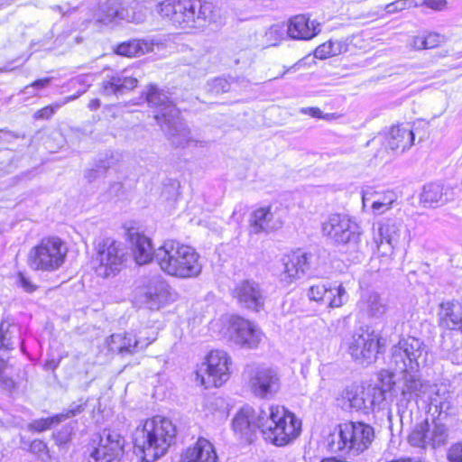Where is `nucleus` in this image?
I'll return each instance as SVG.
<instances>
[{
	"label": "nucleus",
	"instance_id": "f3484780",
	"mask_svg": "<svg viewBox=\"0 0 462 462\" xmlns=\"http://www.w3.org/2000/svg\"><path fill=\"white\" fill-rule=\"evenodd\" d=\"M138 295L141 302L150 310H159L171 300V287L160 275L144 281Z\"/></svg>",
	"mask_w": 462,
	"mask_h": 462
},
{
	"label": "nucleus",
	"instance_id": "dca6fc26",
	"mask_svg": "<svg viewBox=\"0 0 462 462\" xmlns=\"http://www.w3.org/2000/svg\"><path fill=\"white\" fill-rule=\"evenodd\" d=\"M168 114H160L156 116L157 123L165 132L171 144L176 147H184L193 141L191 133L187 125L179 117L176 106H168Z\"/></svg>",
	"mask_w": 462,
	"mask_h": 462
},
{
	"label": "nucleus",
	"instance_id": "a18cd8bd",
	"mask_svg": "<svg viewBox=\"0 0 462 462\" xmlns=\"http://www.w3.org/2000/svg\"><path fill=\"white\" fill-rule=\"evenodd\" d=\"M13 368L5 360L0 359V387L11 390L14 387L12 379Z\"/></svg>",
	"mask_w": 462,
	"mask_h": 462
},
{
	"label": "nucleus",
	"instance_id": "7c9ffc66",
	"mask_svg": "<svg viewBox=\"0 0 462 462\" xmlns=\"http://www.w3.org/2000/svg\"><path fill=\"white\" fill-rule=\"evenodd\" d=\"M251 232L259 234L279 229L282 226V220L272 212L270 207H263L254 211L250 220Z\"/></svg>",
	"mask_w": 462,
	"mask_h": 462
},
{
	"label": "nucleus",
	"instance_id": "8fccbe9b",
	"mask_svg": "<svg viewBox=\"0 0 462 462\" xmlns=\"http://www.w3.org/2000/svg\"><path fill=\"white\" fill-rule=\"evenodd\" d=\"M60 107H61V104H57V103H54L51 106H47L38 110L35 113L34 117L36 119H49Z\"/></svg>",
	"mask_w": 462,
	"mask_h": 462
},
{
	"label": "nucleus",
	"instance_id": "2eb2a0df",
	"mask_svg": "<svg viewBox=\"0 0 462 462\" xmlns=\"http://www.w3.org/2000/svg\"><path fill=\"white\" fill-rule=\"evenodd\" d=\"M448 437V428L445 424L425 420L417 424L411 431L408 441L417 448H439L447 443Z\"/></svg>",
	"mask_w": 462,
	"mask_h": 462
},
{
	"label": "nucleus",
	"instance_id": "aec40b11",
	"mask_svg": "<svg viewBox=\"0 0 462 462\" xmlns=\"http://www.w3.org/2000/svg\"><path fill=\"white\" fill-rule=\"evenodd\" d=\"M123 439L115 431L104 430L97 446L90 454L89 462H117L122 453Z\"/></svg>",
	"mask_w": 462,
	"mask_h": 462
},
{
	"label": "nucleus",
	"instance_id": "f257e3e1",
	"mask_svg": "<svg viewBox=\"0 0 462 462\" xmlns=\"http://www.w3.org/2000/svg\"><path fill=\"white\" fill-rule=\"evenodd\" d=\"M214 5L201 0H162L155 13L177 30L194 33L205 29L213 17Z\"/></svg>",
	"mask_w": 462,
	"mask_h": 462
},
{
	"label": "nucleus",
	"instance_id": "a19ab883",
	"mask_svg": "<svg viewBox=\"0 0 462 462\" xmlns=\"http://www.w3.org/2000/svg\"><path fill=\"white\" fill-rule=\"evenodd\" d=\"M121 9L110 5H102L95 14L98 23L109 24L114 21H123Z\"/></svg>",
	"mask_w": 462,
	"mask_h": 462
},
{
	"label": "nucleus",
	"instance_id": "338daca9",
	"mask_svg": "<svg viewBox=\"0 0 462 462\" xmlns=\"http://www.w3.org/2000/svg\"><path fill=\"white\" fill-rule=\"evenodd\" d=\"M4 348V342L2 340V337L0 336V349Z\"/></svg>",
	"mask_w": 462,
	"mask_h": 462
},
{
	"label": "nucleus",
	"instance_id": "ea45409f",
	"mask_svg": "<svg viewBox=\"0 0 462 462\" xmlns=\"http://www.w3.org/2000/svg\"><path fill=\"white\" fill-rule=\"evenodd\" d=\"M346 44L341 41H328L318 46L315 50V57L320 60L337 56L346 51Z\"/></svg>",
	"mask_w": 462,
	"mask_h": 462
},
{
	"label": "nucleus",
	"instance_id": "72a5a7b5",
	"mask_svg": "<svg viewBox=\"0 0 462 462\" xmlns=\"http://www.w3.org/2000/svg\"><path fill=\"white\" fill-rule=\"evenodd\" d=\"M358 308L364 314L372 318H380L387 310V305L375 291H365L358 301Z\"/></svg>",
	"mask_w": 462,
	"mask_h": 462
},
{
	"label": "nucleus",
	"instance_id": "a878e982",
	"mask_svg": "<svg viewBox=\"0 0 462 462\" xmlns=\"http://www.w3.org/2000/svg\"><path fill=\"white\" fill-rule=\"evenodd\" d=\"M214 445L205 438H199L194 445L184 449L180 462H217Z\"/></svg>",
	"mask_w": 462,
	"mask_h": 462
},
{
	"label": "nucleus",
	"instance_id": "f8f14e48",
	"mask_svg": "<svg viewBox=\"0 0 462 462\" xmlns=\"http://www.w3.org/2000/svg\"><path fill=\"white\" fill-rule=\"evenodd\" d=\"M380 335L374 330L359 328L347 339V351L362 365L375 362L380 347Z\"/></svg>",
	"mask_w": 462,
	"mask_h": 462
},
{
	"label": "nucleus",
	"instance_id": "e433bc0d",
	"mask_svg": "<svg viewBox=\"0 0 462 462\" xmlns=\"http://www.w3.org/2000/svg\"><path fill=\"white\" fill-rule=\"evenodd\" d=\"M446 200L444 188L440 184H427L420 194V202L427 208L439 207L444 204Z\"/></svg>",
	"mask_w": 462,
	"mask_h": 462
},
{
	"label": "nucleus",
	"instance_id": "3c124183",
	"mask_svg": "<svg viewBox=\"0 0 462 462\" xmlns=\"http://www.w3.org/2000/svg\"><path fill=\"white\" fill-rule=\"evenodd\" d=\"M427 49L438 47L446 41L444 35L437 32H430L425 35Z\"/></svg>",
	"mask_w": 462,
	"mask_h": 462
},
{
	"label": "nucleus",
	"instance_id": "4c0bfd02",
	"mask_svg": "<svg viewBox=\"0 0 462 462\" xmlns=\"http://www.w3.org/2000/svg\"><path fill=\"white\" fill-rule=\"evenodd\" d=\"M326 301L330 309L340 308L348 300V292L344 282H334L328 283Z\"/></svg>",
	"mask_w": 462,
	"mask_h": 462
},
{
	"label": "nucleus",
	"instance_id": "774afa93",
	"mask_svg": "<svg viewBox=\"0 0 462 462\" xmlns=\"http://www.w3.org/2000/svg\"><path fill=\"white\" fill-rule=\"evenodd\" d=\"M125 9H128L129 10V14H132V11H131V5L126 7Z\"/></svg>",
	"mask_w": 462,
	"mask_h": 462
},
{
	"label": "nucleus",
	"instance_id": "680f3d73",
	"mask_svg": "<svg viewBox=\"0 0 462 462\" xmlns=\"http://www.w3.org/2000/svg\"><path fill=\"white\" fill-rule=\"evenodd\" d=\"M51 82V78H45L42 79H37L34 82H32L31 85H28L24 88V92H27V89L30 88H46Z\"/></svg>",
	"mask_w": 462,
	"mask_h": 462
},
{
	"label": "nucleus",
	"instance_id": "c9c22d12",
	"mask_svg": "<svg viewBox=\"0 0 462 462\" xmlns=\"http://www.w3.org/2000/svg\"><path fill=\"white\" fill-rule=\"evenodd\" d=\"M438 316L440 327L447 329L459 328L462 331V316L455 311V304L452 301L440 303Z\"/></svg>",
	"mask_w": 462,
	"mask_h": 462
},
{
	"label": "nucleus",
	"instance_id": "e2e57ef3",
	"mask_svg": "<svg viewBox=\"0 0 462 462\" xmlns=\"http://www.w3.org/2000/svg\"><path fill=\"white\" fill-rule=\"evenodd\" d=\"M412 46L417 50L427 49L425 36H417L412 40Z\"/></svg>",
	"mask_w": 462,
	"mask_h": 462
},
{
	"label": "nucleus",
	"instance_id": "5701e85b",
	"mask_svg": "<svg viewBox=\"0 0 462 462\" xmlns=\"http://www.w3.org/2000/svg\"><path fill=\"white\" fill-rule=\"evenodd\" d=\"M421 402L425 403L430 411H434L439 415L447 414L453 406L452 393L447 384L430 383Z\"/></svg>",
	"mask_w": 462,
	"mask_h": 462
},
{
	"label": "nucleus",
	"instance_id": "69168bd1",
	"mask_svg": "<svg viewBox=\"0 0 462 462\" xmlns=\"http://www.w3.org/2000/svg\"><path fill=\"white\" fill-rule=\"evenodd\" d=\"M99 106H100V101H99V99H97V98L92 99V100L89 102V104H88V107H89L91 110H96V109H97Z\"/></svg>",
	"mask_w": 462,
	"mask_h": 462
},
{
	"label": "nucleus",
	"instance_id": "bb28decb",
	"mask_svg": "<svg viewBox=\"0 0 462 462\" xmlns=\"http://www.w3.org/2000/svg\"><path fill=\"white\" fill-rule=\"evenodd\" d=\"M397 200V195L393 190L376 191L367 189L362 192V202L365 207L371 202V209L374 215H383L389 211Z\"/></svg>",
	"mask_w": 462,
	"mask_h": 462
},
{
	"label": "nucleus",
	"instance_id": "412c9836",
	"mask_svg": "<svg viewBox=\"0 0 462 462\" xmlns=\"http://www.w3.org/2000/svg\"><path fill=\"white\" fill-rule=\"evenodd\" d=\"M233 297L242 308L255 312H259L264 306L263 291L260 284L252 280L238 282L233 291Z\"/></svg>",
	"mask_w": 462,
	"mask_h": 462
},
{
	"label": "nucleus",
	"instance_id": "4468645a",
	"mask_svg": "<svg viewBox=\"0 0 462 462\" xmlns=\"http://www.w3.org/2000/svg\"><path fill=\"white\" fill-rule=\"evenodd\" d=\"M398 372L400 373L397 383V394L400 395L398 406L406 408L411 401L421 402L430 382L422 380L419 370L407 369Z\"/></svg>",
	"mask_w": 462,
	"mask_h": 462
},
{
	"label": "nucleus",
	"instance_id": "58836bf2",
	"mask_svg": "<svg viewBox=\"0 0 462 462\" xmlns=\"http://www.w3.org/2000/svg\"><path fill=\"white\" fill-rule=\"evenodd\" d=\"M146 100L151 106L156 107L157 111L155 112L154 118L160 114H168V106L171 105V106H175L171 101H170L169 97L166 94L160 91L155 86H151L147 96Z\"/></svg>",
	"mask_w": 462,
	"mask_h": 462
},
{
	"label": "nucleus",
	"instance_id": "79ce46f5",
	"mask_svg": "<svg viewBox=\"0 0 462 462\" xmlns=\"http://www.w3.org/2000/svg\"><path fill=\"white\" fill-rule=\"evenodd\" d=\"M132 14H129L128 9H121V15L123 21L128 23H140L144 22L147 16V8L139 3H134L131 5Z\"/></svg>",
	"mask_w": 462,
	"mask_h": 462
},
{
	"label": "nucleus",
	"instance_id": "6e6d98bb",
	"mask_svg": "<svg viewBox=\"0 0 462 462\" xmlns=\"http://www.w3.org/2000/svg\"><path fill=\"white\" fill-rule=\"evenodd\" d=\"M425 5L426 6L436 10L441 11L446 8L447 1L446 0H420L415 3V5Z\"/></svg>",
	"mask_w": 462,
	"mask_h": 462
},
{
	"label": "nucleus",
	"instance_id": "6e6552de",
	"mask_svg": "<svg viewBox=\"0 0 462 462\" xmlns=\"http://www.w3.org/2000/svg\"><path fill=\"white\" fill-rule=\"evenodd\" d=\"M428 352L422 340L414 337H403L391 349V364L395 371L419 370L425 365Z\"/></svg>",
	"mask_w": 462,
	"mask_h": 462
},
{
	"label": "nucleus",
	"instance_id": "5fc2aeb1",
	"mask_svg": "<svg viewBox=\"0 0 462 462\" xmlns=\"http://www.w3.org/2000/svg\"><path fill=\"white\" fill-rule=\"evenodd\" d=\"M17 283L26 292H32L36 290V285L33 284L28 277L23 273H19L17 275Z\"/></svg>",
	"mask_w": 462,
	"mask_h": 462
},
{
	"label": "nucleus",
	"instance_id": "ddd939ff",
	"mask_svg": "<svg viewBox=\"0 0 462 462\" xmlns=\"http://www.w3.org/2000/svg\"><path fill=\"white\" fill-rule=\"evenodd\" d=\"M125 251L123 245L111 238L98 245L94 270L97 276L108 278L117 274L124 264Z\"/></svg>",
	"mask_w": 462,
	"mask_h": 462
},
{
	"label": "nucleus",
	"instance_id": "f704fd0d",
	"mask_svg": "<svg viewBox=\"0 0 462 462\" xmlns=\"http://www.w3.org/2000/svg\"><path fill=\"white\" fill-rule=\"evenodd\" d=\"M82 411L83 407L81 404L74 405L71 409H69L68 411L61 412L60 414H56L49 418H42L33 420L32 423L29 424V429L31 430H35L37 432L44 431L46 430L51 429L52 425L59 424L67 419H69L71 417L76 416L77 414H79Z\"/></svg>",
	"mask_w": 462,
	"mask_h": 462
},
{
	"label": "nucleus",
	"instance_id": "2f4dec72",
	"mask_svg": "<svg viewBox=\"0 0 462 462\" xmlns=\"http://www.w3.org/2000/svg\"><path fill=\"white\" fill-rule=\"evenodd\" d=\"M129 241L132 246L133 254L138 264H145L154 259L151 239L137 231H129Z\"/></svg>",
	"mask_w": 462,
	"mask_h": 462
},
{
	"label": "nucleus",
	"instance_id": "7ed1b4c3",
	"mask_svg": "<svg viewBox=\"0 0 462 462\" xmlns=\"http://www.w3.org/2000/svg\"><path fill=\"white\" fill-rule=\"evenodd\" d=\"M154 260L164 273L179 279L196 278L202 270L197 251L173 239L165 240L155 249Z\"/></svg>",
	"mask_w": 462,
	"mask_h": 462
},
{
	"label": "nucleus",
	"instance_id": "39448f33",
	"mask_svg": "<svg viewBox=\"0 0 462 462\" xmlns=\"http://www.w3.org/2000/svg\"><path fill=\"white\" fill-rule=\"evenodd\" d=\"M374 429L363 422L347 421L337 425L327 437V445L331 452L357 455L372 444Z\"/></svg>",
	"mask_w": 462,
	"mask_h": 462
},
{
	"label": "nucleus",
	"instance_id": "864d4df0",
	"mask_svg": "<svg viewBox=\"0 0 462 462\" xmlns=\"http://www.w3.org/2000/svg\"><path fill=\"white\" fill-rule=\"evenodd\" d=\"M448 458L449 462H462V442L454 444L449 448Z\"/></svg>",
	"mask_w": 462,
	"mask_h": 462
},
{
	"label": "nucleus",
	"instance_id": "cd10ccee",
	"mask_svg": "<svg viewBox=\"0 0 462 462\" xmlns=\"http://www.w3.org/2000/svg\"><path fill=\"white\" fill-rule=\"evenodd\" d=\"M320 31V23L305 15L291 18L287 28L288 35L294 40H310Z\"/></svg>",
	"mask_w": 462,
	"mask_h": 462
},
{
	"label": "nucleus",
	"instance_id": "052dcab7",
	"mask_svg": "<svg viewBox=\"0 0 462 462\" xmlns=\"http://www.w3.org/2000/svg\"><path fill=\"white\" fill-rule=\"evenodd\" d=\"M92 80H93V77L91 75H80V76H78L77 78L73 79L72 83L84 85L85 86L84 88H86V90H87L88 88L91 85Z\"/></svg>",
	"mask_w": 462,
	"mask_h": 462
},
{
	"label": "nucleus",
	"instance_id": "393cba45",
	"mask_svg": "<svg viewBox=\"0 0 462 462\" xmlns=\"http://www.w3.org/2000/svg\"><path fill=\"white\" fill-rule=\"evenodd\" d=\"M415 135L409 125H393L384 134L385 146L392 151L402 153L414 144Z\"/></svg>",
	"mask_w": 462,
	"mask_h": 462
},
{
	"label": "nucleus",
	"instance_id": "c756f323",
	"mask_svg": "<svg viewBox=\"0 0 462 462\" xmlns=\"http://www.w3.org/2000/svg\"><path fill=\"white\" fill-rule=\"evenodd\" d=\"M261 411H264V408L256 410L250 406L241 408L233 420L234 430L242 436L247 437L255 429L260 430L258 419Z\"/></svg>",
	"mask_w": 462,
	"mask_h": 462
},
{
	"label": "nucleus",
	"instance_id": "a211bd4d",
	"mask_svg": "<svg viewBox=\"0 0 462 462\" xmlns=\"http://www.w3.org/2000/svg\"><path fill=\"white\" fill-rule=\"evenodd\" d=\"M248 387L255 397L266 399L280 390L281 377L276 369L259 367L250 374Z\"/></svg>",
	"mask_w": 462,
	"mask_h": 462
},
{
	"label": "nucleus",
	"instance_id": "b1692460",
	"mask_svg": "<svg viewBox=\"0 0 462 462\" xmlns=\"http://www.w3.org/2000/svg\"><path fill=\"white\" fill-rule=\"evenodd\" d=\"M283 269L281 272V282L290 285L301 278L309 266V254L300 251L293 252L282 258Z\"/></svg>",
	"mask_w": 462,
	"mask_h": 462
},
{
	"label": "nucleus",
	"instance_id": "20e7f679",
	"mask_svg": "<svg viewBox=\"0 0 462 462\" xmlns=\"http://www.w3.org/2000/svg\"><path fill=\"white\" fill-rule=\"evenodd\" d=\"M263 438L269 443L284 447L293 442L301 432V421L282 406H267L259 413Z\"/></svg>",
	"mask_w": 462,
	"mask_h": 462
},
{
	"label": "nucleus",
	"instance_id": "37998d69",
	"mask_svg": "<svg viewBox=\"0 0 462 462\" xmlns=\"http://www.w3.org/2000/svg\"><path fill=\"white\" fill-rule=\"evenodd\" d=\"M19 328L15 324H12L8 321H3L0 323V336L4 342V348L9 349L12 347L14 342L13 338L18 334Z\"/></svg>",
	"mask_w": 462,
	"mask_h": 462
},
{
	"label": "nucleus",
	"instance_id": "0e129e2a",
	"mask_svg": "<svg viewBox=\"0 0 462 462\" xmlns=\"http://www.w3.org/2000/svg\"><path fill=\"white\" fill-rule=\"evenodd\" d=\"M86 92V88H83L82 90H80L77 95H73V96H69V97H66L62 101L60 102H57V104H61V106H64L65 104L70 102V101H73L75 100L76 98H78L80 95H82L83 93Z\"/></svg>",
	"mask_w": 462,
	"mask_h": 462
},
{
	"label": "nucleus",
	"instance_id": "6ab92c4d",
	"mask_svg": "<svg viewBox=\"0 0 462 462\" xmlns=\"http://www.w3.org/2000/svg\"><path fill=\"white\" fill-rule=\"evenodd\" d=\"M403 221L401 218H385L379 224V238L375 239L377 249L382 257H391L400 241Z\"/></svg>",
	"mask_w": 462,
	"mask_h": 462
},
{
	"label": "nucleus",
	"instance_id": "c03bdc74",
	"mask_svg": "<svg viewBox=\"0 0 462 462\" xmlns=\"http://www.w3.org/2000/svg\"><path fill=\"white\" fill-rule=\"evenodd\" d=\"M380 381H381V387H377V388L379 390H382L383 395L384 397H385L384 394L386 392H393V393H395L396 394L398 393V392H397L398 378L394 379L393 373L387 371V370L382 371L380 373Z\"/></svg>",
	"mask_w": 462,
	"mask_h": 462
},
{
	"label": "nucleus",
	"instance_id": "0eeeda50",
	"mask_svg": "<svg viewBox=\"0 0 462 462\" xmlns=\"http://www.w3.org/2000/svg\"><path fill=\"white\" fill-rule=\"evenodd\" d=\"M385 397L382 390L376 386L348 385L337 397V404L344 411H363L368 413L374 411L383 402Z\"/></svg>",
	"mask_w": 462,
	"mask_h": 462
},
{
	"label": "nucleus",
	"instance_id": "49530a36",
	"mask_svg": "<svg viewBox=\"0 0 462 462\" xmlns=\"http://www.w3.org/2000/svg\"><path fill=\"white\" fill-rule=\"evenodd\" d=\"M284 30L279 24L271 26L264 33L265 43L269 46H275L283 37Z\"/></svg>",
	"mask_w": 462,
	"mask_h": 462
},
{
	"label": "nucleus",
	"instance_id": "9b49d317",
	"mask_svg": "<svg viewBox=\"0 0 462 462\" xmlns=\"http://www.w3.org/2000/svg\"><path fill=\"white\" fill-rule=\"evenodd\" d=\"M321 231L324 236L337 245H356L362 235L359 224L345 214L328 216L322 223Z\"/></svg>",
	"mask_w": 462,
	"mask_h": 462
},
{
	"label": "nucleus",
	"instance_id": "603ef678",
	"mask_svg": "<svg viewBox=\"0 0 462 462\" xmlns=\"http://www.w3.org/2000/svg\"><path fill=\"white\" fill-rule=\"evenodd\" d=\"M413 3V0H396L395 2L387 5L385 10L387 13L402 11L407 7L411 6Z\"/></svg>",
	"mask_w": 462,
	"mask_h": 462
},
{
	"label": "nucleus",
	"instance_id": "9d476101",
	"mask_svg": "<svg viewBox=\"0 0 462 462\" xmlns=\"http://www.w3.org/2000/svg\"><path fill=\"white\" fill-rule=\"evenodd\" d=\"M232 359L224 350H212L197 372V380L205 388L220 387L231 376Z\"/></svg>",
	"mask_w": 462,
	"mask_h": 462
},
{
	"label": "nucleus",
	"instance_id": "bf43d9fd",
	"mask_svg": "<svg viewBox=\"0 0 462 462\" xmlns=\"http://www.w3.org/2000/svg\"><path fill=\"white\" fill-rule=\"evenodd\" d=\"M110 199H119L124 194V185L122 182H114L107 190Z\"/></svg>",
	"mask_w": 462,
	"mask_h": 462
},
{
	"label": "nucleus",
	"instance_id": "13d9d810",
	"mask_svg": "<svg viewBox=\"0 0 462 462\" xmlns=\"http://www.w3.org/2000/svg\"><path fill=\"white\" fill-rule=\"evenodd\" d=\"M30 451L41 457L48 453L47 445L42 440L35 439L30 445Z\"/></svg>",
	"mask_w": 462,
	"mask_h": 462
},
{
	"label": "nucleus",
	"instance_id": "de8ad7c7",
	"mask_svg": "<svg viewBox=\"0 0 462 462\" xmlns=\"http://www.w3.org/2000/svg\"><path fill=\"white\" fill-rule=\"evenodd\" d=\"M234 82L233 79L228 80L225 78H216L208 83L209 90L215 94L226 93L231 89V85Z\"/></svg>",
	"mask_w": 462,
	"mask_h": 462
},
{
	"label": "nucleus",
	"instance_id": "473e14b6",
	"mask_svg": "<svg viewBox=\"0 0 462 462\" xmlns=\"http://www.w3.org/2000/svg\"><path fill=\"white\" fill-rule=\"evenodd\" d=\"M137 79L124 73L111 77L102 83V93L105 96L115 95L116 97L134 89L136 87Z\"/></svg>",
	"mask_w": 462,
	"mask_h": 462
},
{
	"label": "nucleus",
	"instance_id": "423d86ee",
	"mask_svg": "<svg viewBox=\"0 0 462 462\" xmlns=\"http://www.w3.org/2000/svg\"><path fill=\"white\" fill-rule=\"evenodd\" d=\"M67 254V245L60 237H45L30 250L28 264L32 270L54 272L63 265Z\"/></svg>",
	"mask_w": 462,
	"mask_h": 462
},
{
	"label": "nucleus",
	"instance_id": "4be33fe9",
	"mask_svg": "<svg viewBox=\"0 0 462 462\" xmlns=\"http://www.w3.org/2000/svg\"><path fill=\"white\" fill-rule=\"evenodd\" d=\"M154 337H142L128 332L116 333L106 338L108 351L120 355H133L144 348L154 341Z\"/></svg>",
	"mask_w": 462,
	"mask_h": 462
},
{
	"label": "nucleus",
	"instance_id": "c85d7f7f",
	"mask_svg": "<svg viewBox=\"0 0 462 462\" xmlns=\"http://www.w3.org/2000/svg\"><path fill=\"white\" fill-rule=\"evenodd\" d=\"M165 42V37L132 40L119 44L116 48V53L126 57L140 56L152 51L154 46L164 45Z\"/></svg>",
	"mask_w": 462,
	"mask_h": 462
},
{
	"label": "nucleus",
	"instance_id": "4d7b16f0",
	"mask_svg": "<svg viewBox=\"0 0 462 462\" xmlns=\"http://www.w3.org/2000/svg\"><path fill=\"white\" fill-rule=\"evenodd\" d=\"M300 113L304 115H309L311 117L321 119H330L333 117V115H323L322 111L318 107H302L300 109Z\"/></svg>",
	"mask_w": 462,
	"mask_h": 462
},
{
	"label": "nucleus",
	"instance_id": "1a4fd4ad",
	"mask_svg": "<svg viewBox=\"0 0 462 462\" xmlns=\"http://www.w3.org/2000/svg\"><path fill=\"white\" fill-rule=\"evenodd\" d=\"M219 322L225 328L218 330V333L225 337L240 346L256 347L262 340L263 333L253 322L238 316L224 317L217 321L211 323V328L216 331Z\"/></svg>",
	"mask_w": 462,
	"mask_h": 462
},
{
	"label": "nucleus",
	"instance_id": "f03ea898",
	"mask_svg": "<svg viewBox=\"0 0 462 462\" xmlns=\"http://www.w3.org/2000/svg\"><path fill=\"white\" fill-rule=\"evenodd\" d=\"M176 427L171 420L162 416L147 419L133 435L134 448L145 462H154L164 456L174 443Z\"/></svg>",
	"mask_w": 462,
	"mask_h": 462
},
{
	"label": "nucleus",
	"instance_id": "09e8293b",
	"mask_svg": "<svg viewBox=\"0 0 462 462\" xmlns=\"http://www.w3.org/2000/svg\"><path fill=\"white\" fill-rule=\"evenodd\" d=\"M327 289L328 284L318 283L311 285L308 291L307 296L313 301H326Z\"/></svg>",
	"mask_w": 462,
	"mask_h": 462
}]
</instances>
